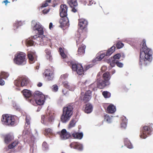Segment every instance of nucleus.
Wrapping results in <instances>:
<instances>
[{"label": "nucleus", "mask_w": 153, "mask_h": 153, "mask_svg": "<svg viewBox=\"0 0 153 153\" xmlns=\"http://www.w3.org/2000/svg\"><path fill=\"white\" fill-rule=\"evenodd\" d=\"M19 143L18 140H15L11 143L8 146V148L9 149H11L14 148L17 146Z\"/></svg>", "instance_id": "c85d7f7f"}, {"label": "nucleus", "mask_w": 153, "mask_h": 153, "mask_svg": "<svg viewBox=\"0 0 153 153\" xmlns=\"http://www.w3.org/2000/svg\"><path fill=\"white\" fill-rule=\"evenodd\" d=\"M73 8L72 9V11L74 12V13H75L77 11V10L74 7H72Z\"/></svg>", "instance_id": "338daca9"}, {"label": "nucleus", "mask_w": 153, "mask_h": 153, "mask_svg": "<svg viewBox=\"0 0 153 153\" xmlns=\"http://www.w3.org/2000/svg\"><path fill=\"white\" fill-rule=\"evenodd\" d=\"M107 110L108 113H113L116 111L115 107L112 105H110L108 107Z\"/></svg>", "instance_id": "a878e982"}, {"label": "nucleus", "mask_w": 153, "mask_h": 153, "mask_svg": "<svg viewBox=\"0 0 153 153\" xmlns=\"http://www.w3.org/2000/svg\"><path fill=\"white\" fill-rule=\"evenodd\" d=\"M59 52L62 58L65 59L67 57V56L65 54L64 50L61 47H60L59 48Z\"/></svg>", "instance_id": "72a5a7b5"}, {"label": "nucleus", "mask_w": 153, "mask_h": 153, "mask_svg": "<svg viewBox=\"0 0 153 153\" xmlns=\"http://www.w3.org/2000/svg\"><path fill=\"white\" fill-rule=\"evenodd\" d=\"M44 74L45 76L47 77L48 80H51L53 79V73L50 69L46 70Z\"/></svg>", "instance_id": "6ab92c4d"}, {"label": "nucleus", "mask_w": 153, "mask_h": 153, "mask_svg": "<svg viewBox=\"0 0 153 153\" xmlns=\"http://www.w3.org/2000/svg\"><path fill=\"white\" fill-rule=\"evenodd\" d=\"M49 28L50 29H51L53 28V24L51 22L49 24Z\"/></svg>", "instance_id": "0e129e2a"}, {"label": "nucleus", "mask_w": 153, "mask_h": 153, "mask_svg": "<svg viewBox=\"0 0 153 153\" xmlns=\"http://www.w3.org/2000/svg\"><path fill=\"white\" fill-rule=\"evenodd\" d=\"M42 147L44 150L47 149L48 148L47 143L46 142H44L42 144Z\"/></svg>", "instance_id": "de8ad7c7"}, {"label": "nucleus", "mask_w": 153, "mask_h": 153, "mask_svg": "<svg viewBox=\"0 0 153 153\" xmlns=\"http://www.w3.org/2000/svg\"><path fill=\"white\" fill-rule=\"evenodd\" d=\"M93 4H95V2L93 0H90L89 3L88 4V5H91Z\"/></svg>", "instance_id": "864d4df0"}, {"label": "nucleus", "mask_w": 153, "mask_h": 153, "mask_svg": "<svg viewBox=\"0 0 153 153\" xmlns=\"http://www.w3.org/2000/svg\"><path fill=\"white\" fill-rule=\"evenodd\" d=\"M152 59V50L147 47L146 41L144 39L140 49L139 65L146 66L149 64Z\"/></svg>", "instance_id": "f257e3e1"}, {"label": "nucleus", "mask_w": 153, "mask_h": 153, "mask_svg": "<svg viewBox=\"0 0 153 153\" xmlns=\"http://www.w3.org/2000/svg\"><path fill=\"white\" fill-rule=\"evenodd\" d=\"M44 134L45 136L52 135L53 134L52 130L50 128L46 129L45 131Z\"/></svg>", "instance_id": "f704fd0d"}, {"label": "nucleus", "mask_w": 153, "mask_h": 153, "mask_svg": "<svg viewBox=\"0 0 153 153\" xmlns=\"http://www.w3.org/2000/svg\"><path fill=\"white\" fill-rule=\"evenodd\" d=\"M51 0H46L45 2L43 3L42 4L40 8H42L43 7H45L48 6L49 5V4L51 3Z\"/></svg>", "instance_id": "e433bc0d"}, {"label": "nucleus", "mask_w": 153, "mask_h": 153, "mask_svg": "<svg viewBox=\"0 0 153 153\" xmlns=\"http://www.w3.org/2000/svg\"><path fill=\"white\" fill-rule=\"evenodd\" d=\"M115 46L113 45L108 49L105 53L106 56H109L111 55L115 51Z\"/></svg>", "instance_id": "c756f323"}, {"label": "nucleus", "mask_w": 153, "mask_h": 153, "mask_svg": "<svg viewBox=\"0 0 153 153\" xmlns=\"http://www.w3.org/2000/svg\"><path fill=\"white\" fill-rule=\"evenodd\" d=\"M61 138L63 140H66L71 137V134L67 131L65 129H62L59 134Z\"/></svg>", "instance_id": "4468645a"}, {"label": "nucleus", "mask_w": 153, "mask_h": 153, "mask_svg": "<svg viewBox=\"0 0 153 153\" xmlns=\"http://www.w3.org/2000/svg\"><path fill=\"white\" fill-rule=\"evenodd\" d=\"M105 56V53H101L96 58V60L97 61H100L102 60Z\"/></svg>", "instance_id": "a19ab883"}, {"label": "nucleus", "mask_w": 153, "mask_h": 153, "mask_svg": "<svg viewBox=\"0 0 153 153\" xmlns=\"http://www.w3.org/2000/svg\"><path fill=\"white\" fill-rule=\"evenodd\" d=\"M14 137L13 135L8 134L4 136V142L7 144H8L13 140Z\"/></svg>", "instance_id": "393cba45"}, {"label": "nucleus", "mask_w": 153, "mask_h": 153, "mask_svg": "<svg viewBox=\"0 0 153 153\" xmlns=\"http://www.w3.org/2000/svg\"><path fill=\"white\" fill-rule=\"evenodd\" d=\"M40 42L43 45H46L49 44L51 42V40L47 37L43 36L40 39Z\"/></svg>", "instance_id": "412c9836"}, {"label": "nucleus", "mask_w": 153, "mask_h": 153, "mask_svg": "<svg viewBox=\"0 0 153 153\" xmlns=\"http://www.w3.org/2000/svg\"><path fill=\"white\" fill-rule=\"evenodd\" d=\"M102 94L105 98H109L111 97V94L109 92L107 91H103Z\"/></svg>", "instance_id": "58836bf2"}, {"label": "nucleus", "mask_w": 153, "mask_h": 153, "mask_svg": "<svg viewBox=\"0 0 153 153\" xmlns=\"http://www.w3.org/2000/svg\"><path fill=\"white\" fill-rule=\"evenodd\" d=\"M67 77V75L66 74H63L60 77V79H65Z\"/></svg>", "instance_id": "13d9d810"}, {"label": "nucleus", "mask_w": 153, "mask_h": 153, "mask_svg": "<svg viewBox=\"0 0 153 153\" xmlns=\"http://www.w3.org/2000/svg\"><path fill=\"white\" fill-rule=\"evenodd\" d=\"M118 61V60L114 59L112 60L110 62V64L111 66L112 67H114L115 66L116 64L117 65V63Z\"/></svg>", "instance_id": "79ce46f5"}, {"label": "nucleus", "mask_w": 153, "mask_h": 153, "mask_svg": "<svg viewBox=\"0 0 153 153\" xmlns=\"http://www.w3.org/2000/svg\"><path fill=\"white\" fill-rule=\"evenodd\" d=\"M98 88L96 83H92L88 86V90H90L91 92L92 91H95L97 90Z\"/></svg>", "instance_id": "bb28decb"}, {"label": "nucleus", "mask_w": 153, "mask_h": 153, "mask_svg": "<svg viewBox=\"0 0 153 153\" xmlns=\"http://www.w3.org/2000/svg\"><path fill=\"white\" fill-rule=\"evenodd\" d=\"M124 44L121 42H118L116 44V47L117 49H120L122 48Z\"/></svg>", "instance_id": "c03bdc74"}, {"label": "nucleus", "mask_w": 153, "mask_h": 153, "mask_svg": "<svg viewBox=\"0 0 153 153\" xmlns=\"http://www.w3.org/2000/svg\"><path fill=\"white\" fill-rule=\"evenodd\" d=\"M117 65L119 67L122 68L123 66V64L122 63L119 62L118 61L117 63Z\"/></svg>", "instance_id": "603ef678"}, {"label": "nucleus", "mask_w": 153, "mask_h": 153, "mask_svg": "<svg viewBox=\"0 0 153 153\" xmlns=\"http://www.w3.org/2000/svg\"><path fill=\"white\" fill-rule=\"evenodd\" d=\"M34 30H37L39 35H41L44 33L43 27L41 25L36 23L33 27Z\"/></svg>", "instance_id": "dca6fc26"}, {"label": "nucleus", "mask_w": 153, "mask_h": 153, "mask_svg": "<svg viewBox=\"0 0 153 153\" xmlns=\"http://www.w3.org/2000/svg\"><path fill=\"white\" fill-rule=\"evenodd\" d=\"M52 91H53L56 92L58 89V86L56 85H53Z\"/></svg>", "instance_id": "09e8293b"}, {"label": "nucleus", "mask_w": 153, "mask_h": 153, "mask_svg": "<svg viewBox=\"0 0 153 153\" xmlns=\"http://www.w3.org/2000/svg\"><path fill=\"white\" fill-rule=\"evenodd\" d=\"M9 76V74L8 73L5 72H1L0 74V78L6 79Z\"/></svg>", "instance_id": "4c0bfd02"}, {"label": "nucleus", "mask_w": 153, "mask_h": 153, "mask_svg": "<svg viewBox=\"0 0 153 153\" xmlns=\"http://www.w3.org/2000/svg\"><path fill=\"white\" fill-rule=\"evenodd\" d=\"M33 99L34 100V105L35 102L39 105H42L45 102V96L42 94L39 91H36L34 94Z\"/></svg>", "instance_id": "423d86ee"}, {"label": "nucleus", "mask_w": 153, "mask_h": 153, "mask_svg": "<svg viewBox=\"0 0 153 153\" xmlns=\"http://www.w3.org/2000/svg\"><path fill=\"white\" fill-rule=\"evenodd\" d=\"M91 91L88 90L85 93L83 98V101L85 102H87L91 100Z\"/></svg>", "instance_id": "f3484780"}, {"label": "nucleus", "mask_w": 153, "mask_h": 153, "mask_svg": "<svg viewBox=\"0 0 153 153\" xmlns=\"http://www.w3.org/2000/svg\"><path fill=\"white\" fill-rule=\"evenodd\" d=\"M4 3L5 4V5L7 6V4L8 3H10V2L8 1L7 0H5L2 2V3Z\"/></svg>", "instance_id": "e2e57ef3"}, {"label": "nucleus", "mask_w": 153, "mask_h": 153, "mask_svg": "<svg viewBox=\"0 0 153 153\" xmlns=\"http://www.w3.org/2000/svg\"><path fill=\"white\" fill-rule=\"evenodd\" d=\"M62 92L63 94L65 95H66L67 94V91L65 89L62 90Z\"/></svg>", "instance_id": "bf43d9fd"}, {"label": "nucleus", "mask_w": 153, "mask_h": 153, "mask_svg": "<svg viewBox=\"0 0 153 153\" xmlns=\"http://www.w3.org/2000/svg\"><path fill=\"white\" fill-rule=\"evenodd\" d=\"M106 67L105 66H103L101 68V70L105 71L106 69Z\"/></svg>", "instance_id": "680f3d73"}, {"label": "nucleus", "mask_w": 153, "mask_h": 153, "mask_svg": "<svg viewBox=\"0 0 153 153\" xmlns=\"http://www.w3.org/2000/svg\"><path fill=\"white\" fill-rule=\"evenodd\" d=\"M121 55L120 53H117L113 57V59H115L117 60L119 59L121 57Z\"/></svg>", "instance_id": "8fccbe9b"}, {"label": "nucleus", "mask_w": 153, "mask_h": 153, "mask_svg": "<svg viewBox=\"0 0 153 153\" xmlns=\"http://www.w3.org/2000/svg\"><path fill=\"white\" fill-rule=\"evenodd\" d=\"M22 93L24 96L28 101L32 104L34 103V100L33 99V97L31 92L27 89H24L22 91Z\"/></svg>", "instance_id": "9b49d317"}, {"label": "nucleus", "mask_w": 153, "mask_h": 153, "mask_svg": "<svg viewBox=\"0 0 153 153\" xmlns=\"http://www.w3.org/2000/svg\"><path fill=\"white\" fill-rule=\"evenodd\" d=\"M16 116L8 114L2 115L1 118L2 124L9 127L14 126L16 125Z\"/></svg>", "instance_id": "20e7f679"}, {"label": "nucleus", "mask_w": 153, "mask_h": 153, "mask_svg": "<svg viewBox=\"0 0 153 153\" xmlns=\"http://www.w3.org/2000/svg\"><path fill=\"white\" fill-rule=\"evenodd\" d=\"M29 83L28 78L24 76L19 77L14 81L15 85L17 87L26 86Z\"/></svg>", "instance_id": "6e6552de"}, {"label": "nucleus", "mask_w": 153, "mask_h": 153, "mask_svg": "<svg viewBox=\"0 0 153 153\" xmlns=\"http://www.w3.org/2000/svg\"><path fill=\"white\" fill-rule=\"evenodd\" d=\"M86 46L83 44H82L79 47L77 52L78 55H83L85 53Z\"/></svg>", "instance_id": "aec40b11"}, {"label": "nucleus", "mask_w": 153, "mask_h": 153, "mask_svg": "<svg viewBox=\"0 0 153 153\" xmlns=\"http://www.w3.org/2000/svg\"><path fill=\"white\" fill-rule=\"evenodd\" d=\"M96 84L98 88L100 89H103L106 86L109 85L108 82H105L102 79H97Z\"/></svg>", "instance_id": "ddd939ff"}, {"label": "nucleus", "mask_w": 153, "mask_h": 153, "mask_svg": "<svg viewBox=\"0 0 153 153\" xmlns=\"http://www.w3.org/2000/svg\"><path fill=\"white\" fill-rule=\"evenodd\" d=\"M104 119L108 123H110L111 121V118L108 115H105Z\"/></svg>", "instance_id": "49530a36"}, {"label": "nucleus", "mask_w": 153, "mask_h": 153, "mask_svg": "<svg viewBox=\"0 0 153 153\" xmlns=\"http://www.w3.org/2000/svg\"><path fill=\"white\" fill-rule=\"evenodd\" d=\"M27 55L30 64L33 63L36 57V53L34 51H29L27 53Z\"/></svg>", "instance_id": "2eb2a0df"}, {"label": "nucleus", "mask_w": 153, "mask_h": 153, "mask_svg": "<svg viewBox=\"0 0 153 153\" xmlns=\"http://www.w3.org/2000/svg\"><path fill=\"white\" fill-rule=\"evenodd\" d=\"M124 143L125 146L129 149H132L133 146L130 142L128 138H126L124 139Z\"/></svg>", "instance_id": "473e14b6"}, {"label": "nucleus", "mask_w": 153, "mask_h": 153, "mask_svg": "<svg viewBox=\"0 0 153 153\" xmlns=\"http://www.w3.org/2000/svg\"><path fill=\"white\" fill-rule=\"evenodd\" d=\"M42 83L41 82H39L37 84V86L39 87H40L42 85Z\"/></svg>", "instance_id": "774afa93"}, {"label": "nucleus", "mask_w": 153, "mask_h": 153, "mask_svg": "<svg viewBox=\"0 0 153 153\" xmlns=\"http://www.w3.org/2000/svg\"><path fill=\"white\" fill-rule=\"evenodd\" d=\"M127 124V121L126 119L124 120L121 123V126L122 128H126V127Z\"/></svg>", "instance_id": "ea45409f"}, {"label": "nucleus", "mask_w": 153, "mask_h": 153, "mask_svg": "<svg viewBox=\"0 0 153 153\" xmlns=\"http://www.w3.org/2000/svg\"><path fill=\"white\" fill-rule=\"evenodd\" d=\"M93 108L92 105L90 103L86 104L85 107V112L87 114L91 113L92 111Z\"/></svg>", "instance_id": "5701e85b"}, {"label": "nucleus", "mask_w": 153, "mask_h": 153, "mask_svg": "<svg viewBox=\"0 0 153 153\" xmlns=\"http://www.w3.org/2000/svg\"><path fill=\"white\" fill-rule=\"evenodd\" d=\"M14 63L18 65H24L26 63V54L22 52L17 53L15 55Z\"/></svg>", "instance_id": "39448f33"}, {"label": "nucleus", "mask_w": 153, "mask_h": 153, "mask_svg": "<svg viewBox=\"0 0 153 153\" xmlns=\"http://www.w3.org/2000/svg\"><path fill=\"white\" fill-rule=\"evenodd\" d=\"M19 22H17L16 23H15V24L14 25V26H16V28H17L18 27H19V26L18 25V24Z\"/></svg>", "instance_id": "69168bd1"}, {"label": "nucleus", "mask_w": 153, "mask_h": 153, "mask_svg": "<svg viewBox=\"0 0 153 153\" xmlns=\"http://www.w3.org/2000/svg\"><path fill=\"white\" fill-rule=\"evenodd\" d=\"M3 78H0V85H3L4 84L5 82L2 79Z\"/></svg>", "instance_id": "5fc2aeb1"}, {"label": "nucleus", "mask_w": 153, "mask_h": 153, "mask_svg": "<svg viewBox=\"0 0 153 153\" xmlns=\"http://www.w3.org/2000/svg\"><path fill=\"white\" fill-rule=\"evenodd\" d=\"M102 79L105 82H108V83L110 85V82L109 81L111 79V76L109 73L108 72H106L104 73L102 75Z\"/></svg>", "instance_id": "4be33fe9"}, {"label": "nucleus", "mask_w": 153, "mask_h": 153, "mask_svg": "<svg viewBox=\"0 0 153 153\" xmlns=\"http://www.w3.org/2000/svg\"><path fill=\"white\" fill-rule=\"evenodd\" d=\"M88 23L87 21L84 19H80L79 20L78 25L80 28L82 30L85 31L86 29ZM87 33L86 31L79 32H77L75 40L76 41V45H78L82 43L84 39L86 38Z\"/></svg>", "instance_id": "f03ea898"}, {"label": "nucleus", "mask_w": 153, "mask_h": 153, "mask_svg": "<svg viewBox=\"0 0 153 153\" xmlns=\"http://www.w3.org/2000/svg\"><path fill=\"white\" fill-rule=\"evenodd\" d=\"M70 146L71 148L81 150L82 149V146L79 143L74 142L70 144Z\"/></svg>", "instance_id": "a211bd4d"}, {"label": "nucleus", "mask_w": 153, "mask_h": 153, "mask_svg": "<svg viewBox=\"0 0 153 153\" xmlns=\"http://www.w3.org/2000/svg\"><path fill=\"white\" fill-rule=\"evenodd\" d=\"M68 63L73 71H76L78 75H81L83 74V68L81 64L72 62H69Z\"/></svg>", "instance_id": "0eeeda50"}, {"label": "nucleus", "mask_w": 153, "mask_h": 153, "mask_svg": "<svg viewBox=\"0 0 153 153\" xmlns=\"http://www.w3.org/2000/svg\"><path fill=\"white\" fill-rule=\"evenodd\" d=\"M104 13L105 14H107L109 13L108 10L107 9H105L103 10Z\"/></svg>", "instance_id": "052dcab7"}, {"label": "nucleus", "mask_w": 153, "mask_h": 153, "mask_svg": "<svg viewBox=\"0 0 153 153\" xmlns=\"http://www.w3.org/2000/svg\"><path fill=\"white\" fill-rule=\"evenodd\" d=\"M68 2L71 7H76L77 5V0H68Z\"/></svg>", "instance_id": "cd10ccee"}, {"label": "nucleus", "mask_w": 153, "mask_h": 153, "mask_svg": "<svg viewBox=\"0 0 153 153\" xmlns=\"http://www.w3.org/2000/svg\"><path fill=\"white\" fill-rule=\"evenodd\" d=\"M26 45L27 47L33 46L34 45V42L30 38L27 39L26 41Z\"/></svg>", "instance_id": "c9c22d12"}, {"label": "nucleus", "mask_w": 153, "mask_h": 153, "mask_svg": "<svg viewBox=\"0 0 153 153\" xmlns=\"http://www.w3.org/2000/svg\"><path fill=\"white\" fill-rule=\"evenodd\" d=\"M72 104H69L63 108V113L60 120L63 123H65L69 120L73 114V108Z\"/></svg>", "instance_id": "7ed1b4c3"}, {"label": "nucleus", "mask_w": 153, "mask_h": 153, "mask_svg": "<svg viewBox=\"0 0 153 153\" xmlns=\"http://www.w3.org/2000/svg\"><path fill=\"white\" fill-rule=\"evenodd\" d=\"M50 9H44L42 11V13L43 14L47 13L49 11Z\"/></svg>", "instance_id": "4d7b16f0"}, {"label": "nucleus", "mask_w": 153, "mask_h": 153, "mask_svg": "<svg viewBox=\"0 0 153 153\" xmlns=\"http://www.w3.org/2000/svg\"><path fill=\"white\" fill-rule=\"evenodd\" d=\"M75 123L74 120H72L71 121L68 127L71 128L75 126Z\"/></svg>", "instance_id": "a18cd8bd"}, {"label": "nucleus", "mask_w": 153, "mask_h": 153, "mask_svg": "<svg viewBox=\"0 0 153 153\" xmlns=\"http://www.w3.org/2000/svg\"><path fill=\"white\" fill-rule=\"evenodd\" d=\"M90 0H82V1L84 3L85 5L86 4L88 5V4L89 3Z\"/></svg>", "instance_id": "6e6d98bb"}, {"label": "nucleus", "mask_w": 153, "mask_h": 153, "mask_svg": "<svg viewBox=\"0 0 153 153\" xmlns=\"http://www.w3.org/2000/svg\"><path fill=\"white\" fill-rule=\"evenodd\" d=\"M30 120L27 117L26 118V123L25 125L26 126H28L30 125Z\"/></svg>", "instance_id": "3c124183"}, {"label": "nucleus", "mask_w": 153, "mask_h": 153, "mask_svg": "<svg viewBox=\"0 0 153 153\" xmlns=\"http://www.w3.org/2000/svg\"><path fill=\"white\" fill-rule=\"evenodd\" d=\"M64 86L70 90V85L69 83L67 81H65L63 82Z\"/></svg>", "instance_id": "37998d69"}, {"label": "nucleus", "mask_w": 153, "mask_h": 153, "mask_svg": "<svg viewBox=\"0 0 153 153\" xmlns=\"http://www.w3.org/2000/svg\"><path fill=\"white\" fill-rule=\"evenodd\" d=\"M68 21L66 18L65 17H62L60 19L59 22L60 24L61 27L66 26L68 24Z\"/></svg>", "instance_id": "b1692460"}, {"label": "nucleus", "mask_w": 153, "mask_h": 153, "mask_svg": "<svg viewBox=\"0 0 153 153\" xmlns=\"http://www.w3.org/2000/svg\"><path fill=\"white\" fill-rule=\"evenodd\" d=\"M55 116L54 113L51 112H49L48 114L42 115V123L45 124H46L47 122L51 123L54 121Z\"/></svg>", "instance_id": "1a4fd4ad"}, {"label": "nucleus", "mask_w": 153, "mask_h": 153, "mask_svg": "<svg viewBox=\"0 0 153 153\" xmlns=\"http://www.w3.org/2000/svg\"><path fill=\"white\" fill-rule=\"evenodd\" d=\"M72 135L74 138L81 139L83 136L82 133L74 132L72 134Z\"/></svg>", "instance_id": "2f4dec72"}, {"label": "nucleus", "mask_w": 153, "mask_h": 153, "mask_svg": "<svg viewBox=\"0 0 153 153\" xmlns=\"http://www.w3.org/2000/svg\"><path fill=\"white\" fill-rule=\"evenodd\" d=\"M45 52L46 54V56L47 59L50 61H51L52 58L51 51L48 49H46L45 50Z\"/></svg>", "instance_id": "7c9ffc66"}, {"label": "nucleus", "mask_w": 153, "mask_h": 153, "mask_svg": "<svg viewBox=\"0 0 153 153\" xmlns=\"http://www.w3.org/2000/svg\"><path fill=\"white\" fill-rule=\"evenodd\" d=\"M152 129L151 125L149 126H145L143 127L142 133L140 134V137L143 139H145L146 138L148 135H149Z\"/></svg>", "instance_id": "9d476101"}, {"label": "nucleus", "mask_w": 153, "mask_h": 153, "mask_svg": "<svg viewBox=\"0 0 153 153\" xmlns=\"http://www.w3.org/2000/svg\"><path fill=\"white\" fill-rule=\"evenodd\" d=\"M67 10L68 7L65 4H62L60 5L59 12L61 17H65L67 16Z\"/></svg>", "instance_id": "f8f14e48"}]
</instances>
